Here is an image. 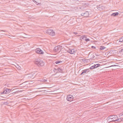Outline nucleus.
Returning <instances> with one entry per match:
<instances>
[{
	"mask_svg": "<svg viewBox=\"0 0 123 123\" xmlns=\"http://www.w3.org/2000/svg\"><path fill=\"white\" fill-rule=\"evenodd\" d=\"M34 62L36 65L39 67H42L44 64V62L39 59H35Z\"/></svg>",
	"mask_w": 123,
	"mask_h": 123,
	"instance_id": "1",
	"label": "nucleus"
},
{
	"mask_svg": "<svg viewBox=\"0 0 123 123\" xmlns=\"http://www.w3.org/2000/svg\"><path fill=\"white\" fill-rule=\"evenodd\" d=\"M62 47V46L61 45H58L55 47L54 48V51L57 53H59L61 50Z\"/></svg>",
	"mask_w": 123,
	"mask_h": 123,
	"instance_id": "2",
	"label": "nucleus"
},
{
	"mask_svg": "<svg viewBox=\"0 0 123 123\" xmlns=\"http://www.w3.org/2000/svg\"><path fill=\"white\" fill-rule=\"evenodd\" d=\"M46 32L52 36H54L55 35V32L52 30L48 29L46 30Z\"/></svg>",
	"mask_w": 123,
	"mask_h": 123,
	"instance_id": "3",
	"label": "nucleus"
},
{
	"mask_svg": "<svg viewBox=\"0 0 123 123\" xmlns=\"http://www.w3.org/2000/svg\"><path fill=\"white\" fill-rule=\"evenodd\" d=\"M73 96L70 95H69L67 96V100L68 101H71L73 100Z\"/></svg>",
	"mask_w": 123,
	"mask_h": 123,
	"instance_id": "4",
	"label": "nucleus"
},
{
	"mask_svg": "<svg viewBox=\"0 0 123 123\" xmlns=\"http://www.w3.org/2000/svg\"><path fill=\"white\" fill-rule=\"evenodd\" d=\"M35 51L37 53L40 54H43V51L39 48H37L35 49Z\"/></svg>",
	"mask_w": 123,
	"mask_h": 123,
	"instance_id": "5",
	"label": "nucleus"
},
{
	"mask_svg": "<svg viewBox=\"0 0 123 123\" xmlns=\"http://www.w3.org/2000/svg\"><path fill=\"white\" fill-rule=\"evenodd\" d=\"M67 52L70 54H73L75 52V50L74 49H69L67 50Z\"/></svg>",
	"mask_w": 123,
	"mask_h": 123,
	"instance_id": "6",
	"label": "nucleus"
},
{
	"mask_svg": "<svg viewBox=\"0 0 123 123\" xmlns=\"http://www.w3.org/2000/svg\"><path fill=\"white\" fill-rule=\"evenodd\" d=\"M35 75L34 73H32L31 74H27V77L29 79L31 78H33L35 77Z\"/></svg>",
	"mask_w": 123,
	"mask_h": 123,
	"instance_id": "7",
	"label": "nucleus"
},
{
	"mask_svg": "<svg viewBox=\"0 0 123 123\" xmlns=\"http://www.w3.org/2000/svg\"><path fill=\"white\" fill-rule=\"evenodd\" d=\"M81 15L82 16H84L85 17H87L89 15V12H85L82 13L81 14Z\"/></svg>",
	"mask_w": 123,
	"mask_h": 123,
	"instance_id": "8",
	"label": "nucleus"
},
{
	"mask_svg": "<svg viewBox=\"0 0 123 123\" xmlns=\"http://www.w3.org/2000/svg\"><path fill=\"white\" fill-rule=\"evenodd\" d=\"M113 117V115L110 116L108 117L107 118V120L108 122H111V121H110V119H112Z\"/></svg>",
	"mask_w": 123,
	"mask_h": 123,
	"instance_id": "9",
	"label": "nucleus"
},
{
	"mask_svg": "<svg viewBox=\"0 0 123 123\" xmlns=\"http://www.w3.org/2000/svg\"><path fill=\"white\" fill-rule=\"evenodd\" d=\"M117 117L116 115H113V117L112 119V120H111L112 121H111V122L116 121L117 119Z\"/></svg>",
	"mask_w": 123,
	"mask_h": 123,
	"instance_id": "10",
	"label": "nucleus"
},
{
	"mask_svg": "<svg viewBox=\"0 0 123 123\" xmlns=\"http://www.w3.org/2000/svg\"><path fill=\"white\" fill-rule=\"evenodd\" d=\"M86 36L85 35L83 36L80 38V39L81 41L85 40Z\"/></svg>",
	"mask_w": 123,
	"mask_h": 123,
	"instance_id": "11",
	"label": "nucleus"
},
{
	"mask_svg": "<svg viewBox=\"0 0 123 123\" xmlns=\"http://www.w3.org/2000/svg\"><path fill=\"white\" fill-rule=\"evenodd\" d=\"M89 71V69H88L83 70H82V72L81 74V75L82 74H84V73H86L87 72H88Z\"/></svg>",
	"mask_w": 123,
	"mask_h": 123,
	"instance_id": "12",
	"label": "nucleus"
},
{
	"mask_svg": "<svg viewBox=\"0 0 123 123\" xmlns=\"http://www.w3.org/2000/svg\"><path fill=\"white\" fill-rule=\"evenodd\" d=\"M55 78H58L61 77V76H60V73H57L55 74Z\"/></svg>",
	"mask_w": 123,
	"mask_h": 123,
	"instance_id": "13",
	"label": "nucleus"
},
{
	"mask_svg": "<svg viewBox=\"0 0 123 123\" xmlns=\"http://www.w3.org/2000/svg\"><path fill=\"white\" fill-rule=\"evenodd\" d=\"M119 13L117 12L113 13L111 15L113 16H115L118 15Z\"/></svg>",
	"mask_w": 123,
	"mask_h": 123,
	"instance_id": "14",
	"label": "nucleus"
},
{
	"mask_svg": "<svg viewBox=\"0 0 123 123\" xmlns=\"http://www.w3.org/2000/svg\"><path fill=\"white\" fill-rule=\"evenodd\" d=\"M57 73H60V72H62V70L60 68H57Z\"/></svg>",
	"mask_w": 123,
	"mask_h": 123,
	"instance_id": "15",
	"label": "nucleus"
},
{
	"mask_svg": "<svg viewBox=\"0 0 123 123\" xmlns=\"http://www.w3.org/2000/svg\"><path fill=\"white\" fill-rule=\"evenodd\" d=\"M100 64H97L96 65H94V67H95V68H96L100 66Z\"/></svg>",
	"mask_w": 123,
	"mask_h": 123,
	"instance_id": "16",
	"label": "nucleus"
},
{
	"mask_svg": "<svg viewBox=\"0 0 123 123\" xmlns=\"http://www.w3.org/2000/svg\"><path fill=\"white\" fill-rule=\"evenodd\" d=\"M6 90L7 92L8 93H9L11 90L9 89L6 88Z\"/></svg>",
	"mask_w": 123,
	"mask_h": 123,
	"instance_id": "17",
	"label": "nucleus"
},
{
	"mask_svg": "<svg viewBox=\"0 0 123 123\" xmlns=\"http://www.w3.org/2000/svg\"><path fill=\"white\" fill-rule=\"evenodd\" d=\"M123 41V37L119 39V42H122Z\"/></svg>",
	"mask_w": 123,
	"mask_h": 123,
	"instance_id": "18",
	"label": "nucleus"
},
{
	"mask_svg": "<svg viewBox=\"0 0 123 123\" xmlns=\"http://www.w3.org/2000/svg\"><path fill=\"white\" fill-rule=\"evenodd\" d=\"M62 61H57L55 62V63L56 64H58L59 63H60L61 62H62Z\"/></svg>",
	"mask_w": 123,
	"mask_h": 123,
	"instance_id": "19",
	"label": "nucleus"
},
{
	"mask_svg": "<svg viewBox=\"0 0 123 123\" xmlns=\"http://www.w3.org/2000/svg\"><path fill=\"white\" fill-rule=\"evenodd\" d=\"M105 48V47L103 46H100V49L101 50H103Z\"/></svg>",
	"mask_w": 123,
	"mask_h": 123,
	"instance_id": "20",
	"label": "nucleus"
},
{
	"mask_svg": "<svg viewBox=\"0 0 123 123\" xmlns=\"http://www.w3.org/2000/svg\"><path fill=\"white\" fill-rule=\"evenodd\" d=\"M7 93H8L7 92V91L6 89L2 93L7 94Z\"/></svg>",
	"mask_w": 123,
	"mask_h": 123,
	"instance_id": "21",
	"label": "nucleus"
},
{
	"mask_svg": "<svg viewBox=\"0 0 123 123\" xmlns=\"http://www.w3.org/2000/svg\"><path fill=\"white\" fill-rule=\"evenodd\" d=\"M120 121H123V115H122L120 118Z\"/></svg>",
	"mask_w": 123,
	"mask_h": 123,
	"instance_id": "22",
	"label": "nucleus"
},
{
	"mask_svg": "<svg viewBox=\"0 0 123 123\" xmlns=\"http://www.w3.org/2000/svg\"><path fill=\"white\" fill-rule=\"evenodd\" d=\"M41 81V82H45L47 81V80H40Z\"/></svg>",
	"mask_w": 123,
	"mask_h": 123,
	"instance_id": "23",
	"label": "nucleus"
},
{
	"mask_svg": "<svg viewBox=\"0 0 123 123\" xmlns=\"http://www.w3.org/2000/svg\"><path fill=\"white\" fill-rule=\"evenodd\" d=\"M54 72L55 73H57V69H56L55 68H54Z\"/></svg>",
	"mask_w": 123,
	"mask_h": 123,
	"instance_id": "24",
	"label": "nucleus"
},
{
	"mask_svg": "<svg viewBox=\"0 0 123 123\" xmlns=\"http://www.w3.org/2000/svg\"><path fill=\"white\" fill-rule=\"evenodd\" d=\"M120 51L121 52V53H122L123 54V48L122 49H121L120 50Z\"/></svg>",
	"mask_w": 123,
	"mask_h": 123,
	"instance_id": "25",
	"label": "nucleus"
},
{
	"mask_svg": "<svg viewBox=\"0 0 123 123\" xmlns=\"http://www.w3.org/2000/svg\"><path fill=\"white\" fill-rule=\"evenodd\" d=\"M85 40L87 42L90 41V40L88 38H87V37H86Z\"/></svg>",
	"mask_w": 123,
	"mask_h": 123,
	"instance_id": "26",
	"label": "nucleus"
},
{
	"mask_svg": "<svg viewBox=\"0 0 123 123\" xmlns=\"http://www.w3.org/2000/svg\"><path fill=\"white\" fill-rule=\"evenodd\" d=\"M94 66H91L90 68V69H93L94 68H95V67H94Z\"/></svg>",
	"mask_w": 123,
	"mask_h": 123,
	"instance_id": "27",
	"label": "nucleus"
},
{
	"mask_svg": "<svg viewBox=\"0 0 123 123\" xmlns=\"http://www.w3.org/2000/svg\"><path fill=\"white\" fill-rule=\"evenodd\" d=\"M116 121H117L118 122H120V121H120V118H119V119H117Z\"/></svg>",
	"mask_w": 123,
	"mask_h": 123,
	"instance_id": "28",
	"label": "nucleus"
},
{
	"mask_svg": "<svg viewBox=\"0 0 123 123\" xmlns=\"http://www.w3.org/2000/svg\"><path fill=\"white\" fill-rule=\"evenodd\" d=\"M33 1H35V2L37 4V5H38V4H39V3H38V2H36V1H34L33 0Z\"/></svg>",
	"mask_w": 123,
	"mask_h": 123,
	"instance_id": "29",
	"label": "nucleus"
},
{
	"mask_svg": "<svg viewBox=\"0 0 123 123\" xmlns=\"http://www.w3.org/2000/svg\"><path fill=\"white\" fill-rule=\"evenodd\" d=\"M92 48H95V47L93 46H92Z\"/></svg>",
	"mask_w": 123,
	"mask_h": 123,
	"instance_id": "30",
	"label": "nucleus"
},
{
	"mask_svg": "<svg viewBox=\"0 0 123 123\" xmlns=\"http://www.w3.org/2000/svg\"><path fill=\"white\" fill-rule=\"evenodd\" d=\"M74 33L75 34V35H76L77 34V32H74Z\"/></svg>",
	"mask_w": 123,
	"mask_h": 123,
	"instance_id": "31",
	"label": "nucleus"
},
{
	"mask_svg": "<svg viewBox=\"0 0 123 123\" xmlns=\"http://www.w3.org/2000/svg\"><path fill=\"white\" fill-rule=\"evenodd\" d=\"M79 0H73L74 1H78Z\"/></svg>",
	"mask_w": 123,
	"mask_h": 123,
	"instance_id": "32",
	"label": "nucleus"
},
{
	"mask_svg": "<svg viewBox=\"0 0 123 123\" xmlns=\"http://www.w3.org/2000/svg\"><path fill=\"white\" fill-rule=\"evenodd\" d=\"M110 121H112V120H111V119H110Z\"/></svg>",
	"mask_w": 123,
	"mask_h": 123,
	"instance_id": "33",
	"label": "nucleus"
}]
</instances>
